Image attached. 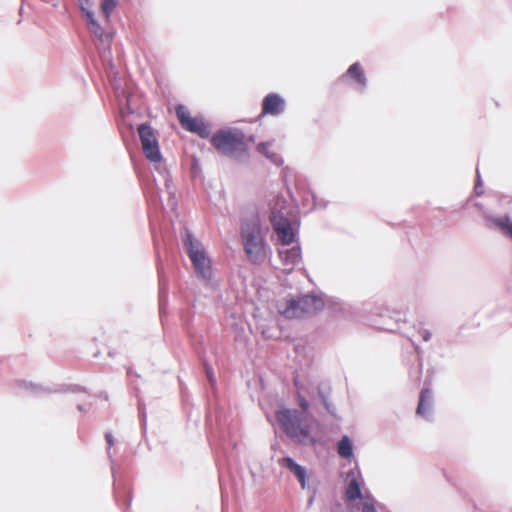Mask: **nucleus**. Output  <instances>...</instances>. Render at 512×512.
I'll list each match as a JSON object with an SVG mask.
<instances>
[{"label": "nucleus", "mask_w": 512, "mask_h": 512, "mask_svg": "<svg viewBox=\"0 0 512 512\" xmlns=\"http://www.w3.org/2000/svg\"><path fill=\"white\" fill-rule=\"evenodd\" d=\"M270 221L274 231L283 244L289 245L294 242L295 234L290 221L277 211L275 206L272 207Z\"/></svg>", "instance_id": "9"}, {"label": "nucleus", "mask_w": 512, "mask_h": 512, "mask_svg": "<svg viewBox=\"0 0 512 512\" xmlns=\"http://www.w3.org/2000/svg\"><path fill=\"white\" fill-rule=\"evenodd\" d=\"M117 6V0H103L101 3V12L106 20H109L111 13Z\"/></svg>", "instance_id": "19"}, {"label": "nucleus", "mask_w": 512, "mask_h": 512, "mask_svg": "<svg viewBox=\"0 0 512 512\" xmlns=\"http://www.w3.org/2000/svg\"><path fill=\"white\" fill-rule=\"evenodd\" d=\"M78 3L80 5L81 10L85 13L87 16V11H91V3L90 0H78Z\"/></svg>", "instance_id": "21"}, {"label": "nucleus", "mask_w": 512, "mask_h": 512, "mask_svg": "<svg viewBox=\"0 0 512 512\" xmlns=\"http://www.w3.org/2000/svg\"><path fill=\"white\" fill-rule=\"evenodd\" d=\"M324 308V301L321 297L314 295H304L298 298L286 300L285 307L281 309V313L286 318H302L310 317Z\"/></svg>", "instance_id": "5"}, {"label": "nucleus", "mask_w": 512, "mask_h": 512, "mask_svg": "<svg viewBox=\"0 0 512 512\" xmlns=\"http://www.w3.org/2000/svg\"><path fill=\"white\" fill-rule=\"evenodd\" d=\"M312 503H313V498H311V499L309 500V505H311Z\"/></svg>", "instance_id": "26"}, {"label": "nucleus", "mask_w": 512, "mask_h": 512, "mask_svg": "<svg viewBox=\"0 0 512 512\" xmlns=\"http://www.w3.org/2000/svg\"><path fill=\"white\" fill-rule=\"evenodd\" d=\"M276 420L284 433L298 444H315L316 439L310 434V425L298 410L282 409L276 412Z\"/></svg>", "instance_id": "2"}, {"label": "nucleus", "mask_w": 512, "mask_h": 512, "mask_svg": "<svg viewBox=\"0 0 512 512\" xmlns=\"http://www.w3.org/2000/svg\"><path fill=\"white\" fill-rule=\"evenodd\" d=\"M279 464L287 469H289L298 479L301 488H306V470L297 464L292 458L284 457L279 460Z\"/></svg>", "instance_id": "11"}, {"label": "nucleus", "mask_w": 512, "mask_h": 512, "mask_svg": "<svg viewBox=\"0 0 512 512\" xmlns=\"http://www.w3.org/2000/svg\"><path fill=\"white\" fill-rule=\"evenodd\" d=\"M279 254L286 265H295L301 260V250L299 246H294L287 250H280Z\"/></svg>", "instance_id": "15"}, {"label": "nucleus", "mask_w": 512, "mask_h": 512, "mask_svg": "<svg viewBox=\"0 0 512 512\" xmlns=\"http://www.w3.org/2000/svg\"><path fill=\"white\" fill-rule=\"evenodd\" d=\"M175 112L183 129L196 133L202 138H206L209 135V130L205 123L198 118L192 117L185 106L177 105Z\"/></svg>", "instance_id": "8"}, {"label": "nucleus", "mask_w": 512, "mask_h": 512, "mask_svg": "<svg viewBox=\"0 0 512 512\" xmlns=\"http://www.w3.org/2000/svg\"><path fill=\"white\" fill-rule=\"evenodd\" d=\"M362 512H377L375 507V501L370 496H365L364 502L362 505Z\"/></svg>", "instance_id": "20"}, {"label": "nucleus", "mask_w": 512, "mask_h": 512, "mask_svg": "<svg viewBox=\"0 0 512 512\" xmlns=\"http://www.w3.org/2000/svg\"><path fill=\"white\" fill-rule=\"evenodd\" d=\"M105 438H106V441H107L109 447H111L113 445L112 435L108 433L105 435Z\"/></svg>", "instance_id": "24"}, {"label": "nucleus", "mask_w": 512, "mask_h": 512, "mask_svg": "<svg viewBox=\"0 0 512 512\" xmlns=\"http://www.w3.org/2000/svg\"><path fill=\"white\" fill-rule=\"evenodd\" d=\"M347 78L353 79L361 89H364L366 87L367 80L363 68L357 62L350 65L346 73L341 77L343 81H345Z\"/></svg>", "instance_id": "13"}, {"label": "nucleus", "mask_w": 512, "mask_h": 512, "mask_svg": "<svg viewBox=\"0 0 512 512\" xmlns=\"http://www.w3.org/2000/svg\"><path fill=\"white\" fill-rule=\"evenodd\" d=\"M241 236L244 251L249 261L253 264H262L267 255L260 221L257 216L242 225Z\"/></svg>", "instance_id": "3"}, {"label": "nucleus", "mask_w": 512, "mask_h": 512, "mask_svg": "<svg viewBox=\"0 0 512 512\" xmlns=\"http://www.w3.org/2000/svg\"><path fill=\"white\" fill-rule=\"evenodd\" d=\"M138 133L146 158L151 162H159L161 160V154L158 140L153 129L147 124H141L138 127Z\"/></svg>", "instance_id": "7"}, {"label": "nucleus", "mask_w": 512, "mask_h": 512, "mask_svg": "<svg viewBox=\"0 0 512 512\" xmlns=\"http://www.w3.org/2000/svg\"><path fill=\"white\" fill-rule=\"evenodd\" d=\"M268 145V143H260L258 145V151L259 152H265V149H266V146Z\"/></svg>", "instance_id": "25"}, {"label": "nucleus", "mask_w": 512, "mask_h": 512, "mask_svg": "<svg viewBox=\"0 0 512 512\" xmlns=\"http://www.w3.org/2000/svg\"><path fill=\"white\" fill-rule=\"evenodd\" d=\"M285 109L284 99L277 93L267 94L262 101V115H279Z\"/></svg>", "instance_id": "10"}, {"label": "nucleus", "mask_w": 512, "mask_h": 512, "mask_svg": "<svg viewBox=\"0 0 512 512\" xmlns=\"http://www.w3.org/2000/svg\"><path fill=\"white\" fill-rule=\"evenodd\" d=\"M431 393L428 388L422 389L419 396V403L416 409V414L426 417L430 409Z\"/></svg>", "instance_id": "14"}, {"label": "nucleus", "mask_w": 512, "mask_h": 512, "mask_svg": "<svg viewBox=\"0 0 512 512\" xmlns=\"http://www.w3.org/2000/svg\"><path fill=\"white\" fill-rule=\"evenodd\" d=\"M337 453L344 459L350 460L353 457V446L348 436H343L338 442Z\"/></svg>", "instance_id": "16"}, {"label": "nucleus", "mask_w": 512, "mask_h": 512, "mask_svg": "<svg viewBox=\"0 0 512 512\" xmlns=\"http://www.w3.org/2000/svg\"><path fill=\"white\" fill-rule=\"evenodd\" d=\"M494 223L503 233L512 238V221L508 216L497 218Z\"/></svg>", "instance_id": "17"}, {"label": "nucleus", "mask_w": 512, "mask_h": 512, "mask_svg": "<svg viewBox=\"0 0 512 512\" xmlns=\"http://www.w3.org/2000/svg\"><path fill=\"white\" fill-rule=\"evenodd\" d=\"M299 406L301 407V409L303 411H307V409L309 408V403L304 397L300 396L299 397Z\"/></svg>", "instance_id": "22"}, {"label": "nucleus", "mask_w": 512, "mask_h": 512, "mask_svg": "<svg viewBox=\"0 0 512 512\" xmlns=\"http://www.w3.org/2000/svg\"><path fill=\"white\" fill-rule=\"evenodd\" d=\"M217 152L228 157H238L247 153L248 146L244 133L238 128L220 129L210 139Z\"/></svg>", "instance_id": "4"}, {"label": "nucleus", "mask_w": 512, "mask_h": 512, "mask_svg": "<svg viewBox=\"0 0 512 512\" xmlns=\"http://www.w3.org/2000/svg\"><path fill=\"white\" fill-rule=\"evenodd\" d=\"M419 334L424 341H428L431 338V333L426 329H420Z\"/></svg>", "instance_id": "23"}, {"label": "nucleus", "mask_w": 512, "mask_h": 512, "mask_svg": "<svg viewBox=\"0 0 512 512\" xmlns=\"http://www.w3.org/2000/svg\"><path fill=\"white\" fill-rule=\"evenodd\" d=\"M353 476L345 490V500L350 503L357 499H364L361 492V483L357 477L354 476V473H348V477Z\"/></svg>", "instance_id": "12"}, {"label": "nucleus", "mask_w": 512, "mask_h": 512, "mask_svg": "<svg viewBox=\"0 0 512 512\" xmlns=\"http://www.w3.org/2000/svg\"><path fill=\"white\" fill-rule=\"evenodd\" d=\"M88 22H89V28L90 30L98 37V38H102L103 36V29L101 28V26L96 22V20L94 19V15H93V12L92 11H87V16H86Z\"/></svg>", "instance_id": "18"}, {"label": "nucleus", "mask_w": 512, "mask_h": 512, "mask_svg": "<svg viewBox=\"0 0 512 512\" xmlns=\"http://www.w3.org/2000/svg\"><path fill=\"white\" fill-rule=\"evenodd\" d=\"M276 420L284 433L298 444H315L316 439L310 434V425L298 410L282 409L276 412Z\"/></svg>", "instance_id": "1"}, {"label": "nucleus", "mask_w": 512, "mask_h": 512, "mask_svg": "<svg viewBox=\"0 0 512 512\" xmlns=\"http://www.w3.org/2000/svg\"><path fill=\"white\" fill-rule=\"evenodd\" d=\"M188 256L193 263L195 270L203 277L208 278L211 275L210 260L206 256L202 245L194 241L191 235H187L184 240Z\"/></svg>", "instance_id": "6"}]
</instances>
